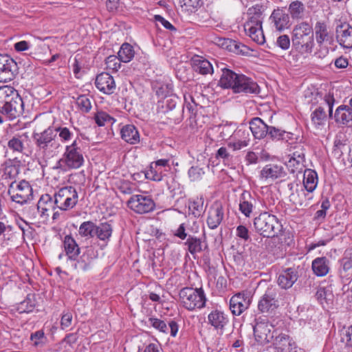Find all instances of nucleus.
I'll use <instances>...</instances> for the list:
<instances>
[{
  "label": "nucleus",
  "mask_w": 352,
  "mask_h": 352,
  "mask_svg": "<svg viewBox=\"0 0 352 352\" xmlns=\"http://www.w3.org/2000/svg\"><path fill=\"white\" fill-rule=\"evenodd\" d=\"M283 130L276 128L275 126H270L267 135L274 141H278L282 140V133Z\"/></svg>",
  "instance_id": "61"
},
{
  "label": "nucleus",
  "mask_w": 352,
  "mask_h": 352,
  "mask_svg": "<svg viewBox=\"0 0 352 352\" xmlns=\"http://www.w3.org/2000/svg\"><path fill=\"white\" fill-rule=\"evenodd\" d=\"M96 223L91 221L82 222L79 227L78 234L81 237L86 239L94 238Z\"/></svg>",
  "instance_id": "45"
},
{
  "label": "nucleus",
  "mask_w": 352,
  "mask_h": 352,
  "mask_svg": "<svg viewBox=\"0 0 352 352\" xmlns=\"http://www.w3.org/2000/svg\"><path fill=\"white\" fill-rule=\"evenodd\" d=\"M318 182V174L315 170L309 168L304 170L302 185L304 188L313 193L317 187Z\"/></svg>",
  "instance_id": "38"
},
{
  "label": "nucleus",
  "mask_w": 352,
  "mask_h": 352,
  "mask_svg": "<svg viewBox=\"0 0 352 352\" xmlns=\"http://www.w3.org/2000/svg\"><path fill=\"white\" fill-rule=\"evenodd\" d=\"M51 129L56 133V137H58L59 142L62 143H67L69 142L74 135L73 132L66 126H54L51 127Z\"/></svg>",
  "instance_id": "48"
},
{
  "label": "nucleus",
  "mask_w": 352,
  "mask_h": 352,
  "mask_svg": "<svg viewBox=\"0 0 352 352\" xmlns=\"http://www.w3.org/2000/svg\"><path fill=\"white\" fill-rule=\"evenodd\" d=\"M256 199L248 192H243L240 197L239 210L246 217H249L253 211Z\"/></svg>",
  "instance_id": "36"
},
{
  "label": "nucleus",
  "mask_w": 352,
  "mask_h": 352,
  "mask_svg": "<svg viewBox=\"0 0 352 352\" xmlns=\"http://www.w3.org/2000/svg\"><path fill=\"white\" fill-rule=\"evenodd\" d=\"M95 85L101 92L109 95L113 94L116 89L113 76L107 72H102L96 76Z\"/></svg>",
  "instance_id": "22"
},
{
  "label": "nucleus",
  "mask_w": 352,
  "mask_h": 352,
  "mask_svg": "<svg viewBox=\"0 0 352 352\" xmlns=\"http://www.w3.org/2000/svg\"><path fill=\"white\" fill-rule=\"evenodd\" d=\"M275 289L267 288L258 302V309L261 313L271 314L278 307Z\"/></svg>",
  "instance_id": "16"
},
{
  "label": "nucleus",
  "mask_w": 352,
  "mask_h": 352,
  "mask_svg": "<svg viewBox=\"0 0 352 352\" xmlns=\"http://www.w3.org/2000/svg\"><path fill=\"white\" fill-rule=\"evenodd\" d=\"M85 160L82 150L78 146L76 140L65 146L63 156L59 159L53 169L66 172L71 169H77L84 164Z\"/></svg>",
  "instance_id": "4"
},
{
  "label": "nucleus",
  "mask_w": 352,
  "mask_h": 352,
  "mask_svg": "<svg viewBox=\"0 0 352 352\" xmlns=\"http://www.w3.org/2000/svg\"><path fill=\"white\" fill-rule=\"evenodd\" d=\"M148 324L153 327V328H155L156 330L164 333H168V329H170V333L173 337L176 336L179 329L178 324L173 320H170L168 322V327L166 323L164 320H160L159 318L151 317L148 320Z\"/></svg>",
  "instance_id": "24"
},
{
  "label": "nucleus",
  "mask_w": 352,
  "mask_h": 352,
  "mask_svg": "<svg viewBox=\"0 0 352 352\" xmlns=\"http://www.w3.org/2000/svg\"><path fill=\"white\" fill-rule=\"evenodd\" d=\"M122 60L115 55L109 56L105 60L106 68L112 72H118L121 67Z\"/></svg>",
  "instance_id": "55"
},
{
  "label": "nucleus",
  "mask_w": 352,
  "mask_h": 352,
  "mask_svg": "<svg viewBox=\"0 0 352 352\" xmlns=\"http://www.w3.org/2000/svg\"><path fill=\"white\" fill-rule=\"evenodd\" d=\"M256 233L263 237H274L282 230V225L276 216L267 212H261L253 220Z\"/></svg>",
  "instance_id": "5"
},
{
  "label": "nucleus",
  "mask_w": 352,
  "mask_h": 352,
  "mask_svg": "<svg viewBox=\"0 0 352 352\" xmlns=\"http://www.w3.org/2000/svg\"><path fill=\"white\" fill-rule=\"evenodd\" d=\"M248 11L250 14L254 12V16L244 23V31L253 41L262 45L265 43V38L262 29L260 6L256 5L250 8Z\"/></svg>",
  "instance_id": "7"
},
{
  "label": "nucleus",
  "mask_w": 352,
  "mask_h": 352,
  "mask_svg": "<svg viewBox=\"0 0 352 352\" xmlns=\"http://www.w3.org/2000/svg\"><path fill=\"white\" fill-rule=\"evenodd\" d=\"M16 62L7 55L0 54V82H7L15 76Z\"/></svg>",
  "instance_id": "17"
},
{
  "label": "nucleus",
  "mask_w": 352,
  "mask_h": 352,
  "mask_svg": "<svg viewBox=\"0 0 352 352\" xmlns=\"http://www.w3.org/2000/svg\"><path fill=\"white\" fill-rule=\"evenodd\" d=\"M28 133H21L12 136L7 144L8 148L14 153H23L29 145Z\"/></svg>",
  "instance_id": "21"
},
{
  "label": "nucleus",
  "mask_w": 352,
  "mask_h": 352,
  "mask_svg": "<svg viewBox=\"0 0 352 352\" xmlns=\"http://www.w3.org/2000/svg\"><path fill=\"white\" fill-rule=\"evenodd\" d=\"M229 322V316L221 308L213 309L207 316L208 324L221 334L224 332Z\"/></svg>",
  "instance_id": "13"
},
{
  "label": "nucleus",
  "mask_w": 352,
  "mask_h": 352,
  "mask_svg": "<svg viewBox=\"0 0 352 352\" xmlns=\"http://www.w3.org/2000/svg\"><path fill=\"white\" fill-rule=\"evenodd\" d=\"M45 334L42 330L32 333L30 336V340L35 346H42L45 343Z\"/></svg>",
  "instance_id": "57"
},
{
  "label": "nucleus",
  "mask_w": 352,
  "mask_h": 352,
  "mask_svg": "<svg viewBox=\"0 0 352 352\" xmlns=\"http://www.w3.org/2000/svg\"><path fill=\"white\" fill-rule=\"evenodd\" d=\"M316 40L319 46H322L324 42H327L329 38V34L327 26L324 22L318 21L315 25Z\"/></svg>",
  "instance_id": "43"
},
{
  "label": "nucleus",
  "mask_w": 352,
  "mask_h": 352,
  "mask_svg": "<svg viewBox=\"0 0 352 352\" xmlns=\"http://www.w3.org/2000/svg\"><path fill=\"white\" fill-rule=\"evenodd\" d=\"M127 206L135 213L142 214L153 211L155 203L151 195L139 194L130 197Z\"/></svg>",
  "instance_id": "10"
},
{
  "label": "nucleus",
  "mask_w": 352,
  "mask_h": 352,
  "mask_svg": "<svg viewBox=\"0 0 352 352\" xmlns=\"http://www.w3.org/2000/svg\"><path fill=\"white\" fill-rule=\"evenodd\" d=\"M340 276L347 280L352 279V259L344 257L341 261Z\"/></svg>",
  "instance_id": "53"
},
{
  "label": "nucleus",
  "mask_w": 352,
  "mask_h": 352,
  "mask_svg": "<svg viewBox=\"0 0 352 352\" xmlns=\"http://www.w3.org/2000/svg\"><path fill=\"white\" fill-rule=\"evenodd\" d=\"M184 244L187 246L189 252L192 255L203 251L201 240L197 237L188 235Z\"/></svg>",
  "instance_id": "47"
},
{
  "label": "nucleus",
  "mask_w": 352,
  "mask_h": 352,
  "mask_svg": "<svg viewBox=\"0 0 352 352\" xmlns=\"http://www.w3.org/2000/svg\"><path fill=\"white\" fill-rule=\"evenodd\" d=\"M285 175L284 168L277 164H269L265 165L260 173V177L265 180L274 181Z\"/></svg>",
  "instance_id": "26"
},
{
  "label": "nucleus",
  "mask_w": 352,
  "mask_h": 352,
  "mask_svg": "<svg viewBox=\"0 0 352 352\" xmlns=\"http://www.w3.org/2000/svg\"><path fill=\"white\" fill-rule=\"evenodd\" d=\"M288 12L293 19L299 20L304 18L306 9L302 2L296 0L289 3Z\"/></svg>",
  "instance_id": "42"
},
{
  "label": "nucleus",
  "mask_w": 352,
  "mask_h": 352,
  "mask_svg": "<svg viewBox=\"0 0 352 352\" xmlns=\"http://www.w3.org/2000/svg\"><path fill=\"white\" fill-rule=\"evenodd\" d=\"M134 55V49L133 46L128 43H123L118 53L120 60L126 63L130 62L133 58Z\"/></svg>",
  "instance_id": "46"
},
{
  "label": "nucleus",
  "mask_w": 352,
  "mask_h": 352,
  "mask_svg": "<svg viewBox=\"0 0 352 352\" xmlns=\"http://www.w3.org/2000/svg\"><path fill=\"white\" fill-rule=\"evenodd\" d=\"M221 45L228 51L239 54H246L248 50L246 45L237 41L230 38H223Z\"/></svg>",
  "instance_id": "41"
},
{
  "label": "nucleus",
  "mask_w": 352,
  "mask_h": 352,
  "mask_svg": "<svg viewBox=\"0 0 352 352\" xmlns=\"http://www.w3.org/2000/svg\"><path fill=\"white\" fill-rule=\"evenodd\" d=\"M66 255L70 260H76L80 254V248L76 240L71 235H66L63 241Z\"/></svg>",
  "instance_id": "35"
},
{
  "label": "nucleus",
  "mask_w": 352,
  "mask_h": 352,
  "mask_svg": "<svg viewBox=\"0 0 352 352\" xmlns=\"http://www.w3.org/2000/svg\"><path fill=\"white\" fill-rule=\"evenodd\" d=\"M289 243H286L285 237H272L269 243V251L276 258H282L286 254Z\"/></svg>",
  "instance_id": "28"
},
{
  "label": "nucleus",
  "mask_w": 352,
  "mask_h": 352,
  "mask_svg": "<svg viewBox=\"0 0 352 352\" xmlns=\"http://www.w3.org/2000/svg\"><path fill=\"white\" fill-rule=\"evenodd\" d=\"M184 107L188 110L190 113H193L197 107V104L195 102L193 97L189 94H185L184 95Z\"/></svg>",
  "instance_id": "60"
},
{
  "label": "nucleus",
  "mask_w": 352,
  "mask_h": 352,
  "mask_svg": "<svg viewBox=\"0 0 352 352\" xmlns=\"http://www.w3.org/2000/svg\"><path fill=\"white\" fill-rule=\"evenodd\" d=\"M336 39L344 48H352V27L348 23H343L336 28Z\"/></svg>",
  "instance_id": "25"
},
{
  "label": "nucleus",
  "mask_w": 352,
  "mask_h": 352,
  "mask_svg": "<svg viewBox=\"0 0 352 352\" xmlns=\"http://www.w3.org/2000/svg\"><path fill=\"white\" fill-rule=\"evenodd\" d=\"M52 204V198L48 195H43L40 198L37 204V210L41 213V216H49L47 212L50 210L48 206Z\"/></svg>",
  "instance_id": "52"
},
{
  "label": "nucleus",
  "mask_w": 352,
  "mask_h": 352,
  "mask_svg": "<svg viewBox=\"0 0 352 352\" xmlns=\"http://www.w3.org/2000/svg\"><path fill=\"white\" fill-rule=\"evenodd\" d=\"M224 217L222 204L219 201L214 202L209 208L207 213L206 223L211 230L217 229Z\"/></svg>",
  "instance_id": "19"
},
{
  "label": "nucleus",
  "mask_w": 352,
  "mask_h": 352,
  "mask_svg": "<svg viewBox=\"0 0 352 352\" xmlns=\"http://www.w3.org/2000/svg\"><path fill=\"white\" fill-rule=\"evenodd\" d=\"M298 279V272L294 268H287L283 270L278 276V284L283 289H289L292 287Z\"/></svg>",
  "instance_id": "29"
},
{
  "label": "nucleus",
  "mask_w": 352,
  "mask_h": 352,
  "mask_svg": "<svg viewBox=\"0 0 352 352\" xmlns=\"http://www.w3.org/2000/svg\"><path fill=\"white\" fill-rule=\"evenodd\" d=\"M274 352H305L299 347L292 338L285 333L276 336L273 341Z\"/></svg>",
  "instance_id": "14"
},
{
  "label": "nucleus",
  "mask_w": 352,
  "mask_h": 352,
  "mask_svg": "<svg viewBox=\"0 0 352 352\" xmlns=\"http://www.w3.org/2000/svg\"><path fill=\"white\" fill-rule=\"evenodd\" d=\"M112 233L113 228L109 223L104 222L98 225L96 224L95 237L100 241L107 243L111 237Z\"/></svg>",
  "instance_id": "40"
},
{
  "label": "nucleus",
  "mask_w": 352,
  "mask_h": 352,
  "mask_svg": "<svg viewBox=\"0 0 352 352\" xmlns=\"http://www.w3.org/2000/svg\"><path fill=\"white\" fill-rule=\"evenodd\" d=\"M311 120L316 129H320L324 126L327 120V115L324 109L321 107L316 109L311 114Z\"/></svg>",
  "instance_id": "44"
},
{
  "label": "nucleus",
  "mask_w": 352,
  "mask_h": 352,
  "mask_svg": "<svg viewBox=\"0 0 352 352\" xmlns=\"http://www.w3.org/2000/svg\"><path fill=\"white\" fill-rule=\"evenodd\" d=\"M204 199L201 197H196L193 200L189 201V211L195 217H199L202 214L204 211Z\"/></svg>",
  "instance_id": "49"
},
{
  "label": "nucleus",
  "mask_w": 352,
  "mask_h": 352,
  "mask_svg": "<svg viewBox=\"0 0 352 352\" xmlns=\"http://www.w3.org/2000/svg\"><path fill=\"white\" fill-rule=\"evenodd\" d=\"M311 267L315 275L324 276L330 270L329 261L324 256L318 257L312 261Z\"/></svg>",
  "instance_id": "39"
},
{
  "label": "nucleus",
  "mask_w": 352,
  "mask_h": 352,
  "mask_svg": "<svg viewBox=\"0 0 352 352\" xmlns=\"http://www.w3.org/2000/svg\"><path fill=\"white\" fill-rule=\"evenodd\" d=\"M340 341L346 346L352 347V326L343 328L340 331Z\"/></svg>",
  "instance_id": "56"
},
{
  "label": "nucleus",
  "mask_w": 352,
  "mask_h": 352,
  "mask_svg": "<svg viewBox=\"0 0 352 352\" xmlns=\"http://www.w3.org/2000/svg\"><path fill=\"white\" fill-rule=\"evenodd\" d=\"M335 120L337 123L343 125L352 124V110L346 105H340L335 112Z\"/></svg>",
  "instance_id": "37"
},
{
  "label": "nucleus",
  "mask_w": 352,
  "mask_h": 352,
  "mask_svg": "<svg viewBox=\"0 0 352 352\" xmlns=\"http://www.w3.org/2000/svg\"><path fill=\"white\" fill-rule=\"evenodd\" d=\"M8 194L12 201L21 205L33 199V190L30 183L23 179L19 182L12 181L8 185Z\"/></svg>",
  "instance_id": "8"
},
{
  "label": "nucleus",
  "mask_w": 352,
  "mask_h": 352,
  "mask_svg": "<svg viewBox=\"0 0 352 352\" xmlns=\"http://www.w3.org/2000/svg\"><path fill=\"white\" fill-rule=\"evenodd\" d=\"M221 70L222 74L219 82V85L223 88L232 89L234 91L239 74H236L226 67H221Z\"/></svg>",
  "instance_id": "30"
},
{
  "label": "nucleus",
  "mask_w": 352,
  "mask_h": 352,
  "mask_svg": "<svg viewBox=\"0 0 352 352\" xmlns=\"http://www.w3.org/2000/svg\"><path fill=\"white\" fill-rule=\"evenodd\" d=\"M76 104L78 109L82 113L90 111L92 104L91 97L87 95H80L76 99Z\"/></svg>",
  "instance_id": "50"
},
{
  "label": "nucleus",
  "mask_w": 352,
  "mask_h": 352,
  "mask_svg": "<svg viewBox=\"0 0 352 352\" xmlns=\"http://www.w3.org/2000/svg\"><path fill=\"white\" fill-rule=\"evenodd\" d=\"M122 139L130 144H136L140 141L138 129L133 124H126L120 130Z\"/></svg>",
  "instance_id": "31"
},
{
  "label": "nucleus",
  "mask_w": 352,
  "mask_h": 352,
  "mask_svg": "<svg viewBox=\"0 0 352 352\" xmlns=\"http://www.w3.org/2000/svg\"><path fill=\"white\" fill-rule=\"evenodd\" d=\"M288 187L292 192L289 195V201L300 207H307L313 199V193L307 191L301 184H289Z\"/></svg>",
  "instance_id": "11"
},
{
  "label": "nucleus",
  "mask_w": 352,
  "mask_h": 352,
  "mask_svg": "<svg viewBox=\"0 0 352 352\" xmlns=\"http://www.w3.org/2000/svg\"><path fill=\"white\" fill-rule=\"evenodd\" d=\"M236 235L245 241L250 239L249 230L245 226L239 225L236 227Z\"/></svg>",
  "instance_id": "63"
},
{
  "label": "nucleus",
  "mask_w": 352,
  "mask_h": 352,
  "mask_svg": "<svg viewBox=\"0 0 352 352\" xmlns=\"http://www.w3.org/2000/svg\"><path fill=\"white\" fill-rule=\"evenodd\" d=\"M191 65L193 70L202 75L212 74L214 72L210 62L202 56H195L191 59Z\"/></svg>",
  "instance_id": "33"
},
{
  "label": "nucleus",
  "mask_w": 352,
  "mask_h": 352,
  "mask_svg": "<svg viewBox=\"0 0 352 352\" xmlns=\"http://www.w3.org/2000/svg\"><path fill=\"white\" fill-rule=\"evenodd\" d=\"M78 201V194L73 186L60 188L54 195V204L61 210H68L76 206Z\"/></svg>",
  "instance_id": "9"
},
{
  "label": "nucleus",
  "mask_w": 352,
  "mask_h": 352,
  "mask_svg": "<svg viewBox=\"0 0 352 352\" xmlns=\"http://www.w3.org/2000/svg\"><path fill=\"white\" fill-rule=\"evenodd\" d=\"M179 297L181 305L188 311L201 309L206 307L207 298L201 287H184L179 291Z\"/></svg>",
  "instance_id": "6"
},
{
  "label": "nucleus",
  "mask_w": 352,
  "mask_h": 352,
  "mask_svg": "<svg viewBox=\"0 0 352 352\" xmlns=\"http://www.w3.org/2000/svg\"><path fill=\"white\" fill-rule=\"evenodd\" d=\"M276 45L282 50H288L290 47L289 37L286 34L278 36L276 40Z\"/></svg>",
  "instance_id": "64"
},
{
  "label": "nucleus",
  "mask_w": 352,
  "mask_h": 352,
  "mask_svg": "<svg viewBox=\"0 0 352 352\" xmlns=\"http://www.w3.org/2000/svg\"><path fill=\"white\" fill-rule=\"evenodd\" d=\"M164 171L161 169L160 167L156 166V165L153 164L152 163L150 165V168L148 170L145 176L147 179L155 181V182H160L162 180L164 177Z\"/></svg>",
  "instance_id": "51"
},
{
  "label": "nucleus",
  "mask_w": 352,
  "mask_h": 352,
  "mask_svg": "<svg viewBox=\"0 0 352 352\" xmlns=\"http://www.w3.org/2000/svg\"><path fill=\"white\" fill-rule=\"evenodd\" d=\"M252 302L250 293L242 292L235 294L230 299V310L234 316H240L248 309Z\"/></svg>",
  "instance_id": "15"
},
{
  "label": "nucleus",
  "mask_w": 352,
  "mask_h": 352,
  "mask_svg": "<svg viewBox=\"0 0 352 352\" xmlns=\"http://www.w3.org/2000/svg\"><path fill=\"white\" fill-rule=\"evenodd\" d=\"M296 151L289 155V159L285 163L287 168L292 173H302L305 166V151L302 146H298Z\"/></svg>",
  "instance_id": "20"
},
{
  "label": "nucleus",
  "mask_w": 352,
  "mask_h": 352,
  "mask_svg": "<svg viewBox=\"0 0 352 352\" xmlns=\"http://www.w3.org/2000/svg\"><path fill=\"white\" fill-rule=\"evenodd\" d=\"M292 41L294 47L301 54H310L314 46V32L307 22L296 24L292 30Z\"/></svg>",
  "instance_id": "3"
},
{
  "label": "nucleus",
  "mask_w": 352,
  "mask_h": 352,
  "mask_svg": "<svg viewBox=\"0 0 352 352\" xmlns=\"http://www.w3.org/2000/svg\"><path fill=\"white\" fill-rule=\"evenodd\" d=\"M94 120L99 126H103L107 124H112L116 120L104 111H98L95 114Z\"/></svg>",
  "instance_id": "54"
},
{
  "label": "nucleus",
  "mask_w": 352,
  "mask_h": 352,
  "mask_svg": "<svg viewBox=\"0 0 352 352\" xmlns=\"http://www.w3.org/2000/svg\"><path fill=\"white\" fill-rule=\"evenodd\" d=\"M273 326L270 324L266 318L259 317L256 319V323L254 326V335L256 340L261 345L270 342L273 338L272 329Z\"/></svg>",
  "instance_id": "12"
},
{
  "label": "nucleus",
  "mask_w": 352,
  "mask_h": 352,
  "mask_svg": "<svg viewBox=\"0 0 352 352\" xmlns=\"http://www.w3.org/2000/svg\"><path fill=\"white\" fill-rule=\"evenodd\" d=\"M259 86L256 82L243 74H239L233 92L236 94H257L259 93Z\"/></svg>",
  "instance_id": "18"
},
{
  "label": "nucleus",
  "mask_w": 352,
  "mask_h": 352,
  "mask_svg": "<svg viewBox=\"0 0 352 352\" xmlns=\"http://www.w3.org/2000/svg\"><path fill=\"white\" fill-rule=\"evenodd\" d=\"M34 307V305L32 302L30 298L27 297L19 305L17 310L19 313H29L33 310Z\"/></svg>",
  "instance_id": "59"
},
{
  "label": "nucleus",
  "mask_w": 352,
  "mask_h": 352,
  "mask_svg": "<svg viewBox=\"0 0 352 352\" xmlns=\"http://www.w3.org/2000/svg\"><path fill=\"white\" fill-rule=\"evenodd\" d=\"M270 19L274 24V28L276 30L281 32L285 29H287L289 26V16L283 9H276L274 10Z\"/></svg>",
  "instance_id": "27"
},
{
  "label": "nucleus",
  "mask_w": 352,
  "mask_h": 352,
  "mask_svg": "<svg viewBox=\"0 0 352 352\" xmlns=\"http://www.w3.org/2000/svg\"><path fill=\"white\" fill-rule=\"evenodd\" d=\"M35 145L44 158L50 159L59 153L63 148L56 133L52 131L51 126L41 133L33 135Z\"/></svg>",
  "instance_id": "2"
},
{
  "label": "nucleus",
  "mask_w": 352,
  "mask_h": 352,
  "mask_svg": "<svg viewBox=\"0 0 352 352\" xmlns=\"http://www.w3.org/2000/svg\"><path fill=\"white\" fill-rule=\"evenodd\" d=\"M188 173L190 179L192 182H195L200 180L204 175L205 172L202 168L199 166H192L188 170Z\"/></svg>",
  "instance_id": "58"
},
{
  "label": "nucleus",
  "mask_w": 352,
  "mask_h": 352,
  "mask_svg": "<svg viewBox=\"0 0 352 352\" xmlns=\"http://www.w3.org/2000/svg\"><path fill=\"white\" fill-rule=\"evenodd\" d=\"M0 112L10 120H14L23 113L24 102L13 87H0Z\"/></svg>",
  "instance_id": "1"
},
{
  "label": "nucleus",
  "mask_w": 352,
  "mask_h": 352,
  "mask_svg": "<svg viewBox=\"0 0 352 352\" xmlns=\"http://www.w3.org/2000/svg\"><path fill=\"white\" fill-rule=\"evenodd\" d=\"M19 162L8 161L4 164L1 179L3 181L12 182L16 181L18 175L20 173V166L18 164Z\"/></svg>",
  "instance_id": "34"
},
{
  "label": "nucleus",
  "mask_w": 352,
  "mask_h": 352,
  "mask_svg": "<svg viewBox=\"0 0 352 352\" xmlns=\"http://www.w3.org/2000/svg\"><path fill=\"white\" fill-rule=\"evenodd\" d=\"M72 314L70 311L64 312L61 317L60 327L62 329L69 328L72 323Z\"/></svg>",
  "instance_id": "62"
},
{
  "label": "nucleus",
  "mask_w": 352,
  "mask_h": 352,
  "mask_svg": "<svg viewBox=\"0 0 352 352\" xmlns=\"http://www.w3.org/2000/svg\"><path fill=\"white\" fill-rule=\"evenodd\" d=\"M96 258V254L94 249L87 248L82 254L76 260L74 267L78 271H87L91 268Z\"/></svg>",
  "instance_id": "23"
},
{
  "label": "nucleus",
  "mask_w": 352,
  "mask_h": 352,
  "mask_svg": "<svg viewBox=\"0 0 352 352\" xmlns=\"http://www.w3.org/2000/svg\"><path fill=\"white\" fill-rule=\"evenodd\" d=\"M269 126L260 118H254L250 122V129L256 139H263L269 131Z\"/></svg>",
  "instance_id": "32"
}]
</instances>
